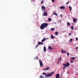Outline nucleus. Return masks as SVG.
<instances>
[{
    "label": "nucleus",
    "instance_id": "nucleus-1",
    "mask_svg": "<svg viewBox=\"0 0 78 78\" xmlns=\"http://www.w3.org/2000/svg\"><path fill=\"white\" fill-rule=\"evenodd\" d=\"M47 27H48V23H43L40 26L41 29L43 30L45 28H47Z\"/></svg>",
    "mask_w": 78,
    "mask_h": 78
},
{
    "label": "nucleus",
    "instance_id": "nucleus-2",
    "mask_svg": "<svg viewBox=\"0 0 78 78\" xmlns=\"http://www.w3.org/2000/svg\"><path fill=\"white\" fill-rule=\"evenodd\" d=\"M63 65L64 67H66L68 66H70V64H69V62H68L66 63L65 64H63Z\"/></svg>",
    "mask_w": 78,
    "mask_h": 78
},
{
    "label": "nucleus",
    "instance_id": "nucleus-3",
    "mask_svg": "<svg viewBox=\"0 0 78 78\" xmlns=\"http://www.w3.org/2000/svg\"><path fill=\"white\" fill-rule=\"evenodd\" d=\"M55 73V72H52L51 73H48V77H50L52 76V75H53Z\"/></svg>",
    "mask_w": 78,
    "mask_h": 78
},
{
    "label": "nucleus",
    "instance_id": "nucleus-4",
    "mask_svg": "<svg viewBox=\"0 0 78 78\" xmlns=\"http://www.w3.org/2000/svg\"><path fill=\"white\" fill-rule=\"evenodd\" d=\"M39 62L40 63V67H42L43 66V63H42V62L41 60L39 61Z\"/></svg>",
    "mask_w": 78,
    "mask_h": 78
},
{
    "label": "nucleus",
    "instance_id": "nucleus-5",
    "mask_svg": "<svg viewBox=\"0 0 78 78\" xmlns=\"http://www.w3.org/2000/svg\"><path fill=\"white\" fill-rule=\"evenodd\" d=\"M43 15L44 16H47L48 15L47 13L45 12H44V13L43 14Z\"/></svg>",
    "mask_w": 78,
    "mask_h": 78
},
{
    "label": "nucleus",
    "instance_id": "nucleus-6",
    "mask_svg": "<svg viewBox=\"0 0 78 78\" xmlns=\"http://www.w3.org/2000/svg\"><path fill=\"white\" fill-rule=\"evenodd\" d=\"M43 75H45V77H46V78H47V77H48V74H47L45 73L44 72L43 73Z\"/></svg>",
    "mask_w": 78,
    "mask_h": 78
},
{
    "label": "nucleus",
    "instance_id": "nucleus-7",
    "mask_svg": "<svg viewBox=\"0 0 78 78\" xmlns=\"http://www.w3.org/2000/svg\"><path fill=\"white\" fill-rule=\"evenodd\" d=\"M42 9L44 11H45V7L44 6H42L41 7Z\"/></svg>",
    "mask_w": 78,
    "mask_h": 78
},
{
    "label": "nucleus",
    "instance_id": "nucleus-8",
    "mask_svg": "<svg viewBox=\"0 0 78 78\" xmlns=\"http://www.w3.org/2000/svg\"><path fill=\"white\" fill-rule=\"evenodd\" d=\"M49 69H50L49 67H46V69H43V70H49Z\"/></svg>",
    "mask_w": 78,
    "mask_h": 78
},
{
    "label": "nucleus",
    "instance_id": "nucleus-9",
    "mask_svg": "<svg viewBox=\"0 0 78 78\" xmlns=\"http://www.w3.org/2000/svg\"><path fill=\"white\" fill-rule=\"evenodd\" d=\"M60 9H64L66 8L65 6H61L60 7Z\"/></svg>",
    "mask_w": 78,
    "mask_h": 78
},
{
    "label": "nucleus",
    "instance_id": "nucleus-10",
    "mask_svg": "<svg viewBox=\"0 0 78 78\" xmlns=\"http://www.w3.org/2000/svg\"><path fill=\"white\" fill-rule=\"evenodd\" d=\"M59 74H57L56 75V76H55L56 78H58L59 77Z\"/></svg>",
    "mask_w": 78,
    "mask_h": 78
},
{
    "label": "nucleus",
    "instance_id": "nucleus-11",
    "mask_svg": "<svg viewBox=\"0 0 78 78\" xmlns=\"http://www.w3.org/2000/svg\"><path fill=\"white\" fill-rule=\"evenodd\" d=\"M61 52L62 53H66V51H64V50H63V49H62L61 50Z\"/></svg>",
    "mask_w": 78,
    "mask_h": 78
},
{
    "label": "nucleus",
    "instance_id": "nucleus-12",
    "mask_svg": "<svg viewBox=\"0 0 78 78\" xmlns=\"http://www.w3.org/2000/svg\"><path fill=\"white\" fill-rule=\"evenodd\" d=\"M42 42H38V45H43L44 44H43V43H42Z\"/></svg>",
    "mask_w": 78,
    "mask_h": 78
},
{
    "label": "nucleus",
    "instance_id": "nucleus-13",
    "mask_svg": "<svg viewBox=\"0 0 78 78\" xmlns=\"http://www.w3.org/2000/svg\"><path fill=\"white\" fill-rule=\"evenodd\" d=\"M48 48H49V50H52V49H53V48L51 47V46H49L48 47Z\"/></svg>",
    "mask_w": 78,
    "mask_h": 78
},
{
    "label": "nucleus",
    "instance_id": "nucleus-14",
    "mask_svg": "<svg viewBox=\"0 0 78 78\" xmlns=\"http://www.w3.org/2000/svg\"><path fill=\"white\" fill-rule=\"evenodd\" d=\"M51 39H53V38H55V37L53 35H51Z\"/></svg>",
    "mask_w": 78,
    "mask_h": 78
},
{
    "label": "nucleus",
    "instance_id": "nucleus-15",
    "mask_svg": "<svg viewBox=\"0 0 78 78\" xmlns=\"http://www.w3.org/2000/svg\"><path fill=\"white\" fill-rule=\"evenodd\" d=\"M44 52H45L46 51V47L45 46H44Z\"/></svg>",
    "mask_w": 78,
    "mask_h": 78
},
{
    "label": "nucleus",
    "instance_id": "nucleus-16",
    "mask_svg": "<svg viewBox=\"0 0 78 78\" xmlns=\"http://www.w3.org/2000/svg\"><path fill=\"white\" fill-rule=\"evenodd\" d=\"M45 38H44L43 39L41 40V42H44V41H45Z\"/></svg>",
    "mask_w": 78,
    "mask_h": 78
},
{
    "label": "nucleus",
    "instance_id": "nucleus-17",
    "mask_svg": "<svg viewBox=\"0 0 78 78\" xmlns=\"http://www.w3.org/2000/svg\"><path fill=\"white\" fill-rule=\"evenodd\" d=\"M53 14L55 15V16H58V14H57V13L55 12H53Z\"/></svg>",
    "mask_w": 78,
    "mask_h": 78
},
{
    "label": "nucleus",
    "instance_id": "nucleus-18",
    "mask_svg": "<svg viewBox=\"0 0 78 78\" xmlns=\"http://www.w3.org/2000/svg\"><path fill=\"white\" fill-rule=\"evenodd\" d=\"M55 28H51V31H55Z\"/></svg>",
    "mask_w": 78,
    "mask_h": 78
},
{
    "label": "nucleus",
    "instance_id": "nucleus-19",
    "mask_svg": "<svg viewBox=\"0 0 78 78\" xmlns=\"http://www.w3.org/2000/svg\"><path fill=\"white\" fill-rule=\"evenodd\" d=\"M69 8L70 9V11H72V7H71V6H69Z\"/></svg>",
    "mask_w": 78,
    "mask_h": 78
},
{
    "label": "nucleus",
    "instance_id": "nucleus-20",
    "mask_svg": "<svg viewBox=\"0 0 78 78\" xmlns=\"http://www.w3.org/2000/svg\"><path fill=\"white\" fill-rule=\"evenodd\" d=\"M67 25L68 26H69V25H70V23L69 22H68L67 23Z\"/></svg>",
    "mask_w": 78,
    "mask_h": 78
},
{
    "label": "nucleus",
    "instance_id": "nucleus-21",
    "mask_svg": "<svg viewBox=\"0 0 78 78\" xmlns=\"http://www.w3.org/2000/svg\"><path fill=\"white\" fill-rule=\"evenodd\" d=\"M75 57H72L71 58V59H73L74 60H75Z\"/></svg>",
    "mask_w": 78,
    "mask_h": 78
},
{
    "label": "nucleus",
    "instance_id": "nucleus-22",
    "mask_svg": "<svg viewBox=\"0 0 78 78\" xmlns=\"http://www.w3.org/2000/svg\"><path fill=\"white\" fill-rule=\"evenodd\" d=\"M55 34L56 35H58V32H55Z\"/></svg>",
    "mask_w": 78,
    "mask_h": 78
},
{
    "label": "nucleus",
    "instance_id": "nucleus-23",
    "mask_svg": "<svg viewBox=\"0 0 78 78\" xmlns=\"http://www.w3.org/2000/svg\"><path fill=\"white\" fill-rule=\"evenodd\" d=\"M71 30H73V26H71Z\"/></svg>",
    "mask_w": 78,
    "mask_h": 78
},
{
    "label": "nucleus",
    "instance_id": "nucleus-24",
    "mask_svg": "<svg viewBox=\"0 0 78 78\" xmlns=\"http://www.w3.org/2000/svg\"><path fill=\"white\" fill-rule=\"evenodd\" d=\"M59 61H60L61 60V57H59L58 59Z\"/></svg>",
    "mask_w": 78,
    "mask_h": 78
},
{
    "label": "nucleus",
    "instance_id": "nucleus-25",
    "mask_svg": "<svg viewBox=\"0 0 78 78\" xmlns=\"http://www.w3.org/2000/svg\"><path fill=\"white\" fill-rule=\"evenodd\" d=\"M51 1L53 3H54L55 2V0H51Z\"/></svg>",
    "mask_w": 78,
    "mask_h": 78
},
{
    "label": "nucleus",
    "instance_id": "nucleus-26",
    "mask_svg": "<svg viewBox=\"0 0 78 78\" xmlns=\"http://www.w3.org/2000/svg\"><path fill=\"white\" fill-rule=\"evenodd\" d=\"M76 20H73V22H76Z\"/></svg>",
    "mask_w": 78,
    "mask_h": 78
},
{
    "label": "nucleus",
    "instance_id": "nucleus-27",
    "mask_svg": "<svg viewBox=\"0 0 78 78\" xmlns=\"http://www.w3.org/2000/svg\"><path fill=\"white\" fill-rule=\"evenodd\" d=\"M34 59H38V58H37V57H36V58H34Z\"/></svg>",
    "mask_w": 78,
    "mask_h": 78
},
{
    "label": "nucleus",
    "instance_id": "nucleus-28",
    "mask_svg": "<svg viewBox=\"0 0 78 78\" xmlns=\"http://www.w3.org/2000/svg\"><path fill=\"white\" fill-rule=\"evenodd\" d=\"M44 2V1H42L41 2V4H42V3H43Z\"/></svg>",
    "mask_w": 78,
    "mask_h": 78
},
{
    "label": "nucleus",
    "instance_id": "nucleus-29",
    "mask_svg": "<svg viewBox=\"0 0 78 78\" xmlns=\"http://www.w3.org/2000/svg\"><path fill=\"white\" fill-rule=\"evenodd\" d=\"M60 16L62 18V17L63 15H60Z\"/></svg>",
    "mask_w": 78,
    "mask_h": 78
},
{
    "label": "nucleus",
    "instance_id": "nucleus-30",
    "mask_svg": "<svg viewBox=\"0 0 78 78\" xmlns=\"http://www.w3.org/2000/svg\"><path fill=\"white\" fill-rule=\"evenodd\" d=\"M72 39L71 38L69 40L70 42H72Z\"/></svg>",
    "mask_w": 78,
    "mask_h": 78
},
{
    "label": "nucleus",
    "instance_id": "nucleus-31",
    "mask_svg": "<svg viewBox=\"0 0 78 78\" xmlns=\"http://www.w3.org/2000/svg\"><path fill=\"white\" fill-rule=\"evenodd\" d=\"M71 34H72V33H70L68 35H69V36H71Z\"/></svg>",
    "mask_w": 78,
    "mask_h": 78
},
{
    "label": "nucleus",
    "instance_id": "nucleus-32",
    "mask_svg": "<svg viewBox=\"0 0 78 78\" xmlns=\"http://www.w3.org/2000/svg\"><path fill=\"white\" fill-rule=\"evenodd\" d=\"M38 46H39V45L37 44L36 45V46L35 47L36 48H37V47H38Z\"/></svg>",
    "mask_w": 78,
    "mask_h": 78
},
{
    "label": "nucleus",
    "instance_id": "nucleus-33",
    "mask_svg": "<svg viewBox=\"0 0 78 78\" xmlns=\"http://www.w3.org/2000/svg\"><path fill=\"white\" fill-rule=\"evenodd\" d=\"M70 62H71V63H73V61H70Z\"/></svg>",
    "mask_w": 78,
    "mask_h": 78
},
{
    "label": "nucleus",
    "instance_id": "nucleus-34",
    "mask_svg": "<svg viewBox=\"0 0 78 78\" xmlns=\"http://www.w3.org/2000/svg\"><path fill=\"white\" fill-rule=\"evenodd\" d=\"M69 1H68V2H66V4H67V5H68V4H69Z\"/></svg>",
    "mask_w": 78,
    "mask_h": 78
},
{
    "label": "nucleus",
    "instance_id": "nucleus-35",
    "mask_svg": "<svg viewBox=\"0 0 78 78\" xmlns=\"http://www.w3.org/2000/svg\"><path fill=\"white\" fill-rule=\"evenodd\" d=\"M48 20H51V19L49 18H48Z\"/></svg>",
    "mask_w": 78,
    "mask_h": 78
},
{
    "label": "nucleus",
    "instance_id": "nucleus-36",
    "mask_svg": "<svg viewBox=\"0 0 78 78\" xmlns=\"http://www.w3.org/2000/svg\"><path fill=\"white\" fill-rule=\"evenodd\" d=\"M67 54L68 56H69V53H67Z\"/></svg>",
    "mask_w": 78,
    "mask_h": 78
},
{
    "label": "nucleus",
    "instance_id": "nucleus-37",
    "mask_svg": "<svg viewBox=\"0 0 78 78\" xmlns=\"http://www.w3.org/2000/svg\"><path fill=\"white\" fill-rule=\"evenodd\" d=\"M42 76H40V78H42Z\"/></svg>",
    "mask_w": 78,
    "mask_h": 78
},
{
    "label": "nucleus",
    "instance_id": "nucleus-38",
    "mask_svg": "<svg viewBox=\"0 0 78 78\" xmlns=\"http://www.w3.org/2000/svg\"><path fill=\"white\" fill-rule=\"evenodd\" d=\"M77 49H78V47H77L76 48V50H77Z\"/></svg>",
    "mask_w": 78,
    "mask_h": 78
},
{
    "label": "nucleus",
    "instance_id": "nucleus-39",
    "mask_svg": "<svg viewBox=\"0 0 78 78\" xmlns=\"http://www.w3.org/2000/svg\"><path fill=\"white\" fill-rule=\"evenodd\" d=\"M76 41H77V40H78V38H77V37H76Z\"/></svg>",
    "mask_w": 78,
    "mask_h": 78
},
{
    "label": "nucleus",
    "instance_id": "nucleus-40",
    "mask_svg": "<svg viewBox=\"0 0 78 78\" xmlns=\"http://www.w3.org/2000/svg\"><path fill=\"white\" fill-rule=\"evenodd\" d=\"M59 61H58V62H57V64H59Z\"/></svg>",
    "mask_w": 78,
    "mask_h": 78
},
{
    "label": "nucleus",
    "instance_id": "nucleus-41",
    "mask_svg": "<svg viewBox=\"0 0 78 78\" xmlns=\"http://www.w3.org/2000/svg\"><path fill=\"white\" fill-rule=\"evenodd\" d=\"M73 20H76V19H75V18H73Z\"/></svg>",
    "mask_w": 78,
    "mask_h": 78
},
{
    "label": "nucleus",
    "instance_id": "nucleus-42",
    "mask_svg": "<svg viewBox=\"0 0 78 78\" xmlns=\"http://www.w3.org/2000/svg\"><path fill=\"white\" fill-rule=\"evenodd\" d=\"M65 69V67H63V69Z\"/></svg>",
    "mask_w": 78,
    "mask_h": 78
},
{
    "label": "nucleus",
    "instance_id": "nucleus-43",
    "mask_svg": "<svg viewBox=\"0 0 78 78\" xmlns=\"http://www.w3.org/2000/svg\"><path fill=\"white\" fill-rule=\"evenodd\" d=\"M49 22H50L51 20H48Z\"/></svg>",
    "mask_w": 78,
    "mask_h": 78
},
{
    "label": "nucleus",
    "instance_id": "nucleus-44",
    "mask_svg": "<svg viewBox=\"0 0 78 78\" xmlns=\"http://www.w3.org/2000/svg\"><path fill=\"white\" fill-rule=\"evenodd\" d=\"M42 78H44V76H43L42 77Z\"/></svg>",
    "mask_w": 78,
    "mask_h": 78
},
{
    "label": "nucleus",
    "instance_id": "nucleus-45",
    "mask_svg": "<svg viewBox=\"0 0 78 78\" xmlns=\"http://www.w3.org/2000/svg\"><path fill=\"white\" fill-rule=\"evenodd\" d=\"M45 39L47 40V39H48V38H45Z\"/></svg>",
    "mask_w": 78,
    "mask_h": 78
},
{
    "label": "nucleus",
    "instance_id": "nucleus-46",
    "mask_svg": "<svg viewBox=\"0 0 78 78\" xmlns=\"http://www.w3.org/2000/svg\"><path fill=\"white\" fill-rule=\"evenodd\" d=\"M77 75H78V73L76 74Z\"/></svg>",
    "mask_w": 78,
    "mask_h": 78
},
{
    "label": "nucleus",
    "instance_id": "nucleus-47",
    "mask_svg": "<svg viewBox=\"0 0 78 78\" xmlns=\"http://www.w3.org/2000/svg\"><path fill=\"white\" fill-rule=\"evenodd\" d=\"M74 30H76V28H75V29H74Z\"/></svg>",
    "mask_w": 78,
    "mask_h": 78
}]
</instances>
